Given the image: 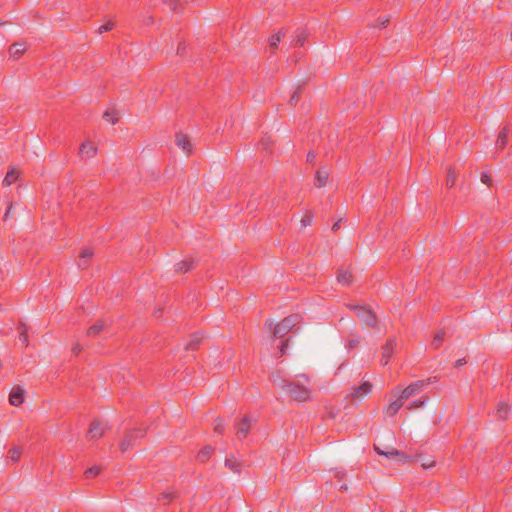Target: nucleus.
<instances>
[{
  "label": "nucleus",
  "mask_w": 512,
  "mask_h": 512,
  "mask_svg": "<svg viewBox=\"0 0 512 512\" xmlns=\"http://www.w3.org/2000/svg\"><path fill=\"white\" fill-rule=\"evenodd\" d=\"M19 174L20 170L16 167H12L11 170L7 173L6 177L4 178L3 185H12L18 179Z\"/></svg>",
  "instance_id": "2eb2a0df"
},
{
  "label": "nucleus",
  "mask_w": 512,
  "mask_h": 512,
  "mask_svg": "<svg viewBox=\"0 0 512 512\" xmlns=\"http://www.w3.org/2000/svg\"><path fill=\"white\" fill-rule=\"evenodd\" d=\"M214 430L217 433H222V431H223V424H222V422L220 420L216 422V424L214 426Z\"/></svg>",
  "instance_id": "4c0bfd02"
},
{
  "label": "nucleus",
  "mask_w": 512,
  "mask_h": 512,
  "mask_svg": "<svg viewBox=\"0 0 512 512\" xmlns=\"http://www.w3.org/2000/svg\"><path fill=\"white\" fill-rule=\"evenodd\" d=\"M506 141H507V132L505 129H503L498 136L496 144H497V146L503 148L506 144Z\"/></svg>",
  "instance_id": "5701e85b"
},
{
  "label": "nucleus",
  "mask_w": 512,
  "mask_h": 512,
  "mask_svg": "<svg viewBox=\"0 0 512 512\" xmlns=\"http://www.w3.org/2000/svg\"><path fill=\"white\" fill-rule=\"evenodd\" d=\"M301 222H302V224H303L304 226H306V225H310V224H311V222H312V218H311L310 216H307V217L303 218Z\"/></svg>",
  "instance_id": "ea45409f"
},
{
  "label": "nucleus",
  "mask_w": 512,
  "mask_h": 512,
  "mask_svg": "<svg viewBox=\"0 0 512 512\" xmlns=\"http://www.w3.org/2000/svg\"><path fill=\"white\" fill-rule=\"evenodd\" d=\"M189 268H190L189 264L187 262H185V261L180 262V263L177 264V270L178 271H181V272L187 271Z\"/></svg>",
  "instance_id": "2f4dec72"
},
{
  "label": "nucleus",
  "mask_w": 512,
  "mask_h": 512,
  "mask_svg": "<svg viewBox=\"0 0 512 512\" xmlns=\"http://www.w3.org/2000/svg\"><path fill=\"white\" fill-rule=\"evenodd\" d=\"M296 323L297 317L289 316L275 325L273 323H270L269 329L273 332L275 337L282 338L295 327Z\"/></svg>",
  "instance_id": "f257e3e1"
},
{
  "label": "nucleus",
  "mask_w": 512,
  "mask_h": 512,
  "mask_svg": "<svg viewBox=\"0 0 512 512\" xmlns=\"http://www.w3.org/2000/svg\"><path fill=\"white\" fill-rule=\"evenodd\" d=\"M388 21H389V19L385 18V19L381 20L380 25L384 26V25H386V23H388Z\"/></svg>",
  "instance_id": "49530a36"
},
{
  "label": "nucleus",
  "mask_w": 512,
  "mask_h": 512,
  "mask_svg": "<svg viewBox=\"0 0 512 512\" xmlns=\"http://www.w3.org/2000/svg\"><path fill=\"white\" fill-rule=\"evenodd\" d=\"M394 394L396 396V399L393 400L387 407H386V414L389 416H394L399 409L402 407L404 401L401 400L400 396L397 395V393L394 391Z\"/></svg>",
  "instance_id": "f8f14e48"
},
{
  "label": "nucleus",
  "mask_w": 512,
  "mask_h": 512,
  "mask_svg": "<svg viewBox=\"0 0 512 512\" xmlns=\"http://www.w3.org/2000/svg\"><path fill=\"white\" fill-rule=\"evenodd\" d=\"M250 429V423L247 418H244L238 427L237 434L239 437H245Z\"/></svg>",
  "instance_id": "f3484780"
},
{
  "label": "nucleus",
  "mask_w": 512,
  "mask_h": 512,
  "mask_svg": "<svg viewBox=\"0 0 512 512\" xmlns=\"http://www.w3.org/2000/svg\"><path fill=\"white\" fill-rule=\"evenodd\" d=\"M214 449L211 446L204 447L198 454V459L201 462L206 461L211 454L213 453Z\"/></svg>",
  "instance_id": "6ab92c4d"
},
{
  "label": "nucleus",
  "mask_w": 512,
  "mask_h": 512,
  "mask_svg": "<svg viewBox=\"0 0 512 512\" xmlns=\"http://www.w3.org/2000/svg\"><path fill=\"white\" fill-rule=\"evenodd\" d=\"M511 40H512V33H511Z\"/></svg>",
  "instance_id": "8fccbe9b"
},
{
  "label": "nucleus",
  "mask_w": 512,
  "mask_h": 512,
  "mask_svg": "<svg viewBox=\"0 0 512 512\" xmlns=\"http://www.w3.org/2000/svg\"><path fill=\"white\" fill-rule=\"evenodd\" d=\"M12 209H13V204H12V203H10V204L8 205L7 210H6V213H5V215H4V220H7V219L10 217Z\"/></svg>",
  "instance_id": "58836bf2"
},
{
  "label": "nucleus",
  "mask_w": 512,
  "mask_h": 512,
  "mask_svg": "<svg viewBox=\"0 0 512 512\" xmlns=\"http://www.w3.org/2000/svg\"><path fill=\"white\" fill-rule=\"evenodd\" d=\"M508 406L505 403H501L498 405L497 413L499 417L504 418L508 413Z\"/></svg>",
  "instance_id": "a878e982"
},
{
  "label": "nucleus",
  "mask_w": 512,
  "mask_h": 512,
  "mask_svg": "<svg viewBox=\"0 0 512 512\" xmlns=\"http://www.w3.org/2000/svg\"><path fill=\"white\" fill-rule=\"evenodd\" d=\"M298 99H299V95H298V93H297V91H296V92L291 96L290 101H291L292 103H296V102L298 101Z\"/></svg>",
  "instance_id": "a19ab883"
},
{
  "label": "nucleus",
  "mask_w": 512,
  "mask_h": 512,
  "mask_svg": "<svg viewBox=\"0 0 512 512\" xmlns=\"http://www.w3.org/2000/svg\"><path fill=\"white\" fill-rule=\"evenodd\" d=\"M305 38H306L305 33H304V32H301V33H299V34H297V35L295 36L294 43H295L296 45H302V44H303V42H304V40H305Z\"/></svg>",
  "instance_id": "cd10ccee"
},
{
  "label": "nucleus",
  "mask_w": 512,
  "mask_h": 512,
  "mask_svg": "<svg viewBox=\"0 0 512 512\" xmlns=\"http://www.w3.org/2000/svg\"><path fill=\"white\" fill-rule=\"evenodd\" d=\"M100 472H101V467L94 466V467L89 468L85 474L87 477H96Z\"/></svg>",
  "instance_id": "393cba45"
},
{
  "label": "nucleus",
  "mask_w": 512,
  "mask_h": 512,
  "mask_svg": "<svg viewBox=\"0 0 512 512\" xmlns=\"http://www.w3.org/2000/svg\"><path fill=\"white\" fill-rule=\"evenodd\" d=\"M72 350L75 352V353H78L80 352L81 350V347L79 344H75L73 347H72Z\"/></svg>",
  "instance_id": "79ce46f5"
},
{
  "label": "nucleus",
  "mask_w": 512,
  "mask_h": 512,
  "mask_svg": "<svg viewBox=\"0 0 512 512\" xmlns=\"http://www.w3.org/2000/svg\"><path fill=\"white\" fill-rule=\"evenodd\" d=\"M20 339L23 341V342H26L27 341V336L25 335L24 332L21 333L20 335Z\"/></svg>",
  "instance_id": "a18cd8bd"
},
{
  "label": "nucleus",
  "mask_w": 512,
  "mask_h": 512,
  "mask_svg": "<svg viewBox=\"0 0 512 512\" xmlns=\"http://www.w3.org/2000/svg\"><path fill=\"white\" fill-rule=\"evenodd\" d=\"M112 27H113V23L112 22H108L107 24H104V25L99 27V33L107 32V31L111 30Z\"/></svg>",
  "instance_id": "c756f323"
},
{
  "label": "nucleus",
  "mask_w": 512,
  "mask_h": 512,
  "mask_svg": "<svg viewBox=\"0 0 512 512\" xmlns=\"http://www.w3.org/2000/svg\"><path fill=\"white\" fill-rule=\"evenodd\" d=\"M426 385V381L418 380L411 383L405 389H397L395 392L400 396L401 400L406 401L407 399L420 393Z\"/></svg>",
  "instance_id": "20e7f679"
},
{
  "label": "nucleus",
  "mask_w": 512,
  "mask_h": 512,
  "mask_svg": "<svg viewBox=\"0 0 512 512\" xmlns=\"http://www.w3.org/2000/svg\"><path fill=\"white\" fill-rule=\"evenodd\" d=\"M21 451L18 448L11 449L9 451V459H11L13 462H17L20 458Z\"/></svg>",
  "instance_id": "b1692460"
},
{
  "label": "nucleus",
  "mask_w": 512,
  "mask_h": 512,
  "mask_svg": "<svg viewBox=\"0 0 512 512\" xmlns=\"http://www.w3.org/2000/svg\"><path fill=\"white\" fill-rule=\"evenodd\" d=\"M25 51H26V45H25V43H21V42L14 43L9 49L10 56L13 58L21 57Z\"/></svg>",
  "instance_id": "4468645a"
},
{
  "label": "nucleus",
  "mask_w": 512,
  "mask_h": 512,
  "mask_svg": "<svg viewBox=\"0 0 512 512\" xmlns=\"http://www.w3.org/2000/svg\"><path fill=\"white\" fill-rule=\"evenodd\" d=\"M425 403V400H417V401H414L413 403H411L409 406H408V409H414V408H418V407H421L423 406Z\"/></svg>",
  "instance_id": "72a5a7b5"
},
{
  "label": "nucleus",
  "mask_w": 512,
  "mask_h": 512,
  "mask_svg": "<svg viewBox=\"0 0 512 512\" xmlns=\"http://www.w3.org/2000/svg\"><path fill=\"white\" fill-rule=\"evenodd\" d=\"M393 350L392 342H388L387 345L383 348V356L388 358Z\"/></svg>",
  "instance_id": "bb28decb"
},
{
  "label": "nucleus",
  "mask_w": 512,
  "mask_h": 512,
  "mask_svg": "<svg viewBox=\"0 0 512 512\" xmlns=\"http://www.w3.org/2000/svg\"><path fill=\"white\" fill-rule=\"evenodd\" d=\"M444 337V332L441 331V332H438L435 337H434V344L435 346L437 347L439 345V343L441 342V340L443 339Z\"/></svg>",
  "instance_id": "473e14b6"
},
{
  "label": "nucleus",
  "mask_w": 512,
  "mask_h": 512,
  "mask_svg": "<svg viewBox=\"0 0 512 512\" xmlns=\"http://www.w3.org/2000/svg\"><path fill=\"white\" fill-rule=\"evenodd\" d=\"M105 430L106 426L103 423L94 421L89 428L87 436L90 440H96L103 436Z\"/></svg>",
  "instance_id": "423d86ee"
},
{
  "label": "nucleus",
  "mask_w": 512,
  "mask_h": 512,
  "mask_svg": "<svg viewBox=\"0 0 512 512\" xmlns=\"http://www.w3.org/2000/svg\"><path fill=\"white\" fill-rule=\"evenodd\" d=\"M93 256V251H91L90 249L88 248H85L82 250L81 254H80V257L82 259H85V258H90Z\"/></svg>",
  "instance_id": "7c9ffc66"
},
{
  "label": "nucleus",
  "mask_w": 512,
  "mask_h": 512,
  "mask_svg": "<svg viewBox=\"0 0 512 512\" xmlns=\"http://www.w3.org/2000/svg\"><path fill=\"white\" fill-rule=\"evenodd\" d=\"M480 179H481V182H482V183H484V184H486V185H491V176H490L488 173L483 172V173L481 174Z\"/></svg>",
  "instance_id": "c85d7f7f"
},
{
  "label": "nucleus",
  "mask_w": 512,
  "mask_h": 512,
  "mask_svg": "<svg viewBox=\"0 0 512 512\" xmlns=\"http://www.w3.org/2000/svg\"><path fill=\"white\" fill-rule=\"evenodd\" d=\"M139 435L138 431L128 433L124 439L122 440L120 447L122 451L128 450L131 446L134 445Z\"/></svg>",
  "instance_id": "ddd939ff"
},
{
  "label": "nucleus",
  "mask_w": 512,
  "mask_h": 512,
  "mask_svg": "<svg viewBox=\"0 0 512 512\" xmlns=\"http://www.w3.org/2000/svg\"><path fill=\"white\" fill-rule=\"evenodd\" d=\"M338 228H339V222H336V223L333 225L332 229H333V230H336V229H338Z\"/></svg>",
  "instance_id": "de8ad7c7"
},
{
  "label": "nucleus",
  "mask_w": 512,
  "mask_h": 512,
  "mask_svg": "<svg viewBox=\"0 0 512 512\" xmlns=\"http://www.w3.org/2000/svg\"><path fill=\"white\" fill-rule=\"evenodd\" d=\"M454 183H455V176H454L453 172L450 171L449 174H448L447 185L448 186H453Z\"/></svg>",
  "instance_id": "f704fd0d"
},
{
  "label": "nucleus",
  "mask_w": 512,
  "mask_h": 512,
  "mask_svg": "<svg viewBox=\"0 0 512 512\" xmlns=\"http://www.w3.org/2000/svg\"><path fill=\"white\" fill-rule=\"evenodd\" d=\"M418 460L424 469L432 468L435 465V460L429 456H419Z\"/></svg>",
  "instance_id": "a211bd4d"
},
{
  "label": "nucleus",
  "mask_w": 512,
  "mask_h": 512,
  "mask_svg": "<svg viewBox=\"0 0 512 512\" xmlns=\"http://www.w3.org/2000/svg\"><path fill=\"white\" fill-rule=\"evenodd\" d=\"M357 315L361 319V321L368 326H372L376 322L374 314L369 309L359 307L357 309Z\"/></svg>",
  "instance_id": "1a4fd4ad"
},
{
  "label": "nucleus",
  "mask_w": 512,
  "mask_h": 512,
  "mask_svg": "<svg viewBox=\"0 0 512 512\" xmlns=\"http://www.w3.org/2000/svg\"><path fill=\"white\" fill-rule=\"evenodd\" d=\"M105 328V323L104 322H99V323H96L95 325L91 326L88 330V334L89 335H96L98 334L100 331H102L103 329Z\"/></svg>",
  "instance_id": "412c9836"
},
{
  "label": "nucleus",
  "mask_w": 512,
  "mask_h": 512,
  "mask_svg": "<svg viewBox=\"0 0 512 512\" xmlns=\"http://www.w3.org/2000/svg\"><path fill=\"white\" fill-rule=\"evenodd\" d=\"M372 391V385L369 382H364L352 393V397L355 399H362Z\"/></svg>",
  "instance_id": "9b49d317"
},
{
  "label": "nucleus",
  "mask_w": 512,
  "mask_h": 512,
  "mask_svg": "<svg viewBox=\"0 0 512 512\" xmlns=\"http://www.w3.org/2000/svg\"><path fill=\"white\" fill-rule=\"evenodd\" d=\"M286 391L294 400L305 402L310 399L311 391L298 383H290L286 386Z\"/></svg>",
  "instance_id": "f03ea898"
},
{
  "label": "nucleus",
  "mask_w": 512,
  "mask_h": 512,
  "mask_svg": "<svg viewBox=\"0 0 512 512\" xmlns=\"http://www.w3.org/2000/svg\"><path fill=\"white\" fill-rule=\"evenodd\" d=\"M313 159H314V155H313V154H311V153H309V154H308V160L312 161Z\"/></svg>",
  "instance_id": "09e8293b"
},
{
  "label": "nucleus",
  "mask_w": 512,
  "mask_h": 512,
  "mask_svg": "<svg viewBox=\"0 0 512 512\" xmlns=\"http://www.w3.org/2000/svg\"><path fill=\"white\" fill-rule=\"evenodd\" d=\"M288 348V340H286L285 342H283L280 347H279V350H280V354L281 355H284L286 353V350Z\"/></svg>",
  "instance_id": "e433bc0d"
},
{
  "label": "nucleus",
  "mask_w": 512,
  "mask_h": 512,
  "mask_svg": "<svg viewBox=\"0 0 512 512\" xmlns=\"http://www.w3.org/2000/svg\"><path fill=\"white\" fill-rule=\"evenodd\" d=\"M375 450L377 451V453L379 455L385 456L386 458H388L392 461H395L397 463L405 464V463H409L412 461L411 457L403 454L399 450L392 448V447H389V448H386L385 450H383L380 447L375 446Z\"/></svg>",
  "instance_id": "7ed1b4c3"
},
{
  "label": "nucleus",
  "mask_w": 512,
  "mask_h": 512,
  "mask_svg": "<svg viewBox=\"0 0 512 512\" xmlns=\"http://www.w3.org/2000/svg\"><path fill=\"white\" fill-rule=\"evenodd\" d=\"M282 36H283L282 32H278V33L272 35L269 38V45H270V47H272V48L277 47V44L280 42Z\"/></svg>",
  "instance_id": "4be33fe9"
},
{
  "label": "nucleus",
  "mask_w": 512,
  "mask_h": 512,
  "mask_svg": "<svg viewBox=\"0 0 512 512\" xmlns=\"http://www.w3.org/2000/svg\"><path fill=\"white\" fill-rule=\"evenodd\" d=\"M350 277L351 275L348 271H341L338 274L337 280L343 285H348L350 283Z\"/></svg>",
  "instance_id": "aec40b11"
},
{
  "label": "nucleus",
  "mask_w": 512,
  "mask_h": 512,
  "mask_svg": "<svg viewBox=\"0 0 512 512\" xmlns=\"http://www.w3.org/2000/svg\"><path fill=\"white\" fill-rule=\"evenodd\" d=\"M176 2H177V0H168L169 5H170L173 9H175V8H176Z\"/></svg>",
  "instance_id": "37998d69"
},
{
  "label": "nucleus",
  "mask_w": 512,
  "mask_h": 512,
  "mask_svg": "<svg viewBox=\"0 0 512 512\" xmlns=\"http://www.w3.org/2000/svg\"><path fill=\"white\" fill-rule=\"evenodd\" d=\"M176 144L185 154L188 155L191 153L192 144L190 142L189 137L186 134L178 133L176 135Z\"/></svg>",
  "instance_id": "0eeeda50"
},
{
  "label": "nucleus",
  "mask_w": 512,
  "mask_h": 512,
  "mask_svg": "<svg viewBox=\"0 0 512 512\" xmlns=\"http://www.w3.org/2000/svg\"><path fill=\"white\" fill-rule=\"evenodd\" d=\"M9 402L13 406H19L24 402V390L22 387H14L9 396Z\"/></svg>",
  "instance_id": "6e6552de"
},
{
  "label": "nucleus",
  "mask_w": 512,
  "mask_h": 512,
  "mask_svg": "<svg viewBox=\"0 0 512 512\" xmlns=\"http://www.w3.org/2000/svg\"><path fill=\"white\" fill-rule=\"evenodd\" d=\"M119 116L120 114L116 109L110 108L104 113L103 118L108 123L115 124L118 122Z\"/></svg>",
  "instance_id": "dca6fc26"
},
{
  "label": "nucleus",
  "mask_w": 512,
  "mask_h": 512,
  "mask_svg": "<svg viewBox=\"0 0 512 512\" xmlns=\"http://www.w3.org/2000/svg\"><path fill=\"white\" fill-rule=\"evenodd\" d=\"M225 465H226L227 467H229V468L234 469V468L236 467V461H235V460H233V459H231V458H227V459L225 460Z\"/></svg>",
  "instance_id": "c9c22d12"
},
{
  "label": "nucleus",
  "mask_w": 512,
  "mask_h": 512,
  "mask_svg": "<svg viewBox=\"0 0 512 512\" xmlns=\"http://www.w3.org/2000/svg\"><path fill=\"white\" fill-rule=\"evenodd\" d=\"M97 151V146L93 142H91L90 140H85L80 146L79 155L82 158L90 159L96 156Z\"/></svg>",
  "instance_id": "39448f33"
},
{
  "label": "nucleus",
  "mask_w": 512,
  "mask_h": 512,
  "mask_svg": "<svg viewBox=\"0 0 512 512\" xmlns=\"http://www.w3.org/2000/svg\"><path fill=\"white\" fill-rule=\"evenodd\" d=\"M329 180V172L326 168H321L316 172L315 176V186L317 188L324 187Z\"/></svg>",
  "instance_id": "9d476101"
},
{
  "label": "nucleus",
  "mask_w": 512,
  "mask_h": 512,
  "mask_svg": "<svg viewBox=\"0 0 512 512\" xmlns=\"http://www.w3.org/2000/svg\"><path fill=\"white\" fill-rule=\"evenodd\" d=\"M465 364V360L464 359H459L455 362V365L456 366H462Z\"/></svg>",
  "instance_id": "c03bdc74"
}]
</instances>
